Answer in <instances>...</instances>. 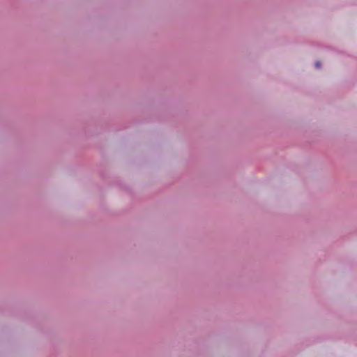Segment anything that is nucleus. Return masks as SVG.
<instances>
[{"instance_id":"nucleus-1","label":"nucleus","mask_w":357,"mask_h":357,"mask_svg":"<svg viewBox=\"0 0 357 357\" xmlns=\"http://www.w3.org/2000/svg\"><path fill=\"white\" fill-rule=\"evenodd\" d=\"M315 66H316V67H317V68H320V66H321V63H320V62H319V61L316 62V63H315Z\"/></svg>"}]
</instances>
